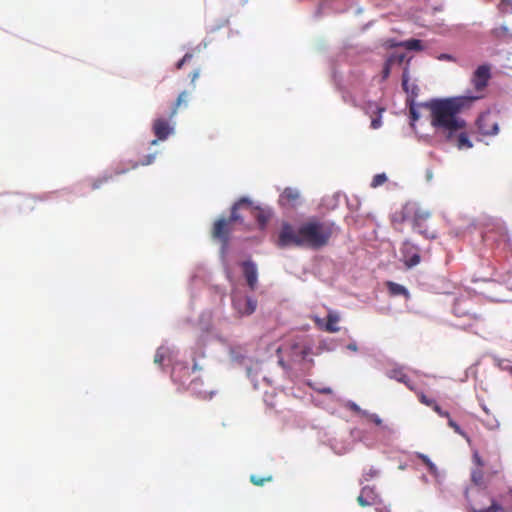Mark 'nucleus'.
I'll return each instance as SVG.
<instances>
[{
	"label": "nucleus",
	"mask_w": 512,
	"mask_h": 512,
	"mask_svg": "<svg viewBox=\"0 0 512 512\" xmlns=\"http://www.w3.org/2000/svg\"><path fill=\"white\" fill-rule=\"evenodd\" d=\"M232 306L241 316L251 315L256 310L257 301L249 296L233 294Z\"/></svg>",
	"instance_id": "20e7f679"
},
{
	"label": "nucleus",
	"mask_w": 512,
	"mask_h": 512,
	"mask_svg": "<svg viewBox=\"0 0 512 512\" xmlns=\"http://www.w3.org/2000/svg\"><path fill=\"white\" fill-rule=\"evenodd\" d=\"M109 179H110V177H109V176H104V177H101V178H98V179L94 180V181L92 182V186H91V187H92V189H94V190H95V189L100 188V187H101V185H102L103 183H106Z\"/></svg>",
	"instance_id": "c85d7f7f"
},
{
	"label": "nucleus",
	"mask_w": 512,
	"mask_h": 512,
	"mask_svg": "<svg viewBox=\"0 0 512 512\" xmlns=\"http://www.w3.org/2000/svg\"><path fill=\"white\" fill-rule=\"evenodd\" d=\"M376 510L378 512H390V507L387 505H383L382 503L380 505H376Z\"/></svg>",
	"instance_id": "4c0bfd02"
},
{
	"label": "nucleus",
	"mask_w": 512,
	"mask_h": 512,
	"mask_svg": "<svg viewBox=\"0 0 512 512\" xmlns=\"http://www.w3.org/2000/svg\"><path fill=\"white\" fill-rule=\"evenodd\" d=\"M412 246L409 244H405L404 247V257H405V263L408 267L416 266L420 263V255L417 252L410 253V250H412Z\"/></svg>",
	"instance_id": "2eb2a0df"
},
{
	"label": "nucleus",
	"mask_w": 512,
	"mask_h": 512,
	"mask_svg": "<svg viewBox=\"0 0 512 512\" xmlns=\"http://www.w3.org/2000/svg\"><path fill=\"white\" fill-rule=\"evenodd\" d=\"M417 395H418L419 401L428 407H432L434 405V403L436 402L434 399L428 398L423 392H419V393H417Z\"/></svg>",
	"instance_id": "bb28decb"
},
{
	"label": "nucleus",
	"mask_w": 512,
	"mask_h": 512,
	"mask_svg": "<svg viewBox=\"0 0 512 512\" xmlns=\"http://www.w3.org/2000/svg\"><path fill=\"white\" fill-rule=\"evenodd\" d=\"M389 74V66L387 65L384 71V76L386 77Z\"/></svg>",
	"instance_id": "49530a36"
},
{
	"label": "nucleus",
	"mask_w": 512,
	"mask_h": 512,
	"mask_svg": "<svg viewBox=\"0 0 512 512\" xmlns=\"http://www.w3.org/2000/svg\"><path fill=\"white\" fill-rule=\"evenodd\" d=\"M233 230V225L226 220V218H220L214 222L211 230V236L214 240L219 241L223 249H225L229 243V235Z\"/></svg>",
	"instance_id": "7ed1b4c3"
},
{
	"label": "nucleus",
	"mask_w": 512,
	"mask_h": 512,
	"mask_svg": "<svg viewBox=\"0 0 512 512\" xmlns=\"http://www.w3.org/2000/svg\"><path fill=\"white\" fill-rule=\"evenodd\" d=\"M198 77H199V71L198 70L194 71L191 74V83L193 84V86H195V81L197 80Z\"/></svg>",
	"instance_id": "a19ab883"
},
{
	"label": "nucleus",
	"mask_w": 512,
	"mask_h": 512,
	"mask_svg": "<svg viewBox=\"0 0 512 512\" xmlns=\"http://www.w3.org/2000/svg\"><path fill=\"white\" fill-rule=\"evenodd\" d=\"M410 390H414V386L412 381L409 379V377L406 380V383H404Z\"/></svg>",
	"instance_id": "37998d69"
},
{
	"label": "nucleus",
	"mask_w": 512,
	"mask_h": 512,
	"mask_svg": "<svg viewBox=\"0 0 512 512\" xmlns=\"http://www.w3.org/2000/svg\"><path fill=\"white\" fill-rule=\"evenodd\" d=\"M385 111V108L378 106L375 103L369 102L365 106V113L372 114L376 113L375 117L371 118V128L378 129L382 126V113Z\"/></svg>",
	"instance_id": "ddd939ff"
},
{
	"label": "nucleus",
	"mask_w": 512,
	"mask_h": 512,
	"mask_svg": "<svg viewBox=\"0 0 512 512\" xmlns=\"http://www.w3.org/2000/svg\"><path fill=\"white\" fill-rule=\"evenodd\" d=\"M299 192L298 190L294 189V188H286L283 193L281 194L280 196V200L281 201H285L287 203H293L295 202L296 200H298L299 198Z\"/></svg>",
	"instance_id": "6ab92c4d"
},
{
	"label": "nucleus",
	"mask_w": 512,
	"mask_h": 512,
	"mask_svg": "<svg viewBox=\"0 0 512 512\" xmlns=\"http://www.w3.org/2000/svg\"><path fill=\"white\" fill-rule=\"evenodd\" d=\"M357 502L361 507L376 506L381 504V499L374 487L365 486L357 497Z\"/></svg>",
	"instance_id": "6e6552de"
},
{
	"label": "nucleus",
	"mask_w": 512,
	"mask_h": 512,
	"mask_svg": "<svg viewBox=\"0 0 512 512\" xmlns=\"http://www.w3.org/2000/svg\"><path fill=\"white\" fill-rule=\"evenodd\" d=\"M378 475V470L374 469L373 467L369 468L365 474H364V478L366 481L376 477Z\"/></svg>",
	"instance_id": "72a5a7b5"
},
{
	"label": "nucleus",
	"mask_w": 512,
	"mask_h": 512,
	"mask_svg": "<svg viewBox=\"0 0 512 512\" xmlns=\"http://www.w3.org/2000/svg\"><path fill=\"white\" fill-rule=\"evenodd\" d=\"M348 348L353 350V351H356L357 350V346L355 344H349L348 345Z\"/></svg>",
	"instance_id": "a18cd8bd"
},
{
	"label": "nucleus",
	"mask_w": 512,
	"mask_h": 512,
	"mask_svg": "<svg viewBox=\"0 0 512 512\" xmlns=\"http://www.w3.org/2000/svg\"><path fill=\"white\" fill-rule=\"evenodd\" d=\"M404 46L409 50H421L423 48L421 40L409 39L405 41Z\"/></svg>",
	"instance_id": "4be33fe9"
},
{
	"label": "nucleus",
	"mask_w": 512,
	"mask_h": 512,
	"mask_svg": "<svg viewBox=\"0 0 512 512\" xmlns=\"http://www.w3.org/2000/svg\"><path fill=\"white\" fill-rule=\"evenodd\" d=\"M417 456L430 469H432L434 467V464L431 462V460L426 455H424V454H417Z\"/></svg>",
	"instance_id": "e433bc0d"
},
{
	"label": "nucleus",
	"mask_w": 512,
	"mask_h": 512,
	"mask_svg": "<svg viewBox=\"0 0 512 512\" xmlns=\"http://www.w3.org/2000/svg\"><path fill=\"white\" fill-rule=\"evenodd\" d=\"M286 351L293 361H302L310 354V348L300 342H291L281 348Z\"/></svg>",
	"instance_id": "423d86ee"
},
{
	"label": "nucleus",
	"mask_w": 512,
	"mask_h": 512,
	"mask_svg": "<svg viewBox=\"0 0 512 512\" xmlns=\"http://www.w3.org/2000/svg\"><path fill=\"white\" fill-rule=\"evenodd\" d=\"M409 113H410V117H411L412 121H417L420 117L417 109L415 108V106L412 102L410 104Z\"/></svg>",
	"instance_id": "473e14b6"
},
{
	"label": "nucleus",
	"mask_w": 512,
	"mask_h": 512,
	"mask_svg": "<svg viewBox=\"0 0 512 512\" xmlns=\"http://www.w3.org/2000/svg\"><path fill=\"white\" fill-rule=\"evenodd\" d=\"M490 76V67L487 65L479 66L473 73L471 82L477 92L476 95H479L480 98L482 97V91L488 84Z\"/></svg>",
	"instance_id": "39448f33"
},
{
	"label": "nucleus",
	"mask_w": 512,
	"mask_h": 512,
	"mask_svg": "<svg viewBox=\"0 0 512 512\" xmlns=\"http://www.w3.org/2000/svg\"><path fill=\"white\" fill-rule=\"evenodd\" d=\"M387 289L392 296H403L406 299L410 298L409 291L403 286L398 283L388 281L386 283Z\"/></svg>",
	"instance_id": "4468645a"
},
{
	"label": "nucleus",
	"mask_w": 512,
	"mask_h": 512,
	"mask_svg": "<svg viewBox=\"0 0 512 512\" xmlns=\"http://www.w3.org/2000/svg\"><path fill=\"white\" fill-rule=\"evenodd\" d=\"M192 57H193V55L191 53H186L184 55V57L177 62L176 69L180 70L186 62H188L192 59Z\"/></svg>",
	"instance_id": "2f4dec72"
},
{
	"label": "nucleus",
	"mask_w": 512,
	"mask_h": 512,
	"mask_svg": "<svg viewBox=\"0 0 512 512\" xmlns=\"http://www.w3.org/2000/svg\"><path fill=\"white\" fill-rule=\"evenodd\" d=\"M510 372L512 373V367L510 368Z\"/></svg>",
	"instance_id": "3c124183"
},
{
	"label": "nucleus",
	"mask_w": 512,
	"mask_h": 512,
	"mask_svg": "<svg viewBox=\"0 0 512 512\" xmlns=\"http://www.w3.org/2000/svg\"><path fill=\"white\" fill-rule=\"evenodd\" d=\"M248 207H250V200L245 197L241 198L232 206L231 214L229 218H227L226 220H228L232 225H234L237 222L242 223L243 217L239 214L238 211L242 208L248 211Z\"/></svg>",
	"instance_id": "9b49d317"
},
{
	"label": "nucleus",
	"mask_w": 512,
	"mask_h": 512,
	"mask_svg": "<svg viewBox=\"0 0 512 512\" xmlns=\"http://www.w3.org/2000/svg\"><path fill=\"white\" fill-rule=\"evenodd\" d=\"M241 267L247 285L251 290H255L258 282V271L256 264L251 260H246L241 263Z\"/></svg>",
	"instance_id": "9d476101"
},
{
	"label": "nucleus",
	"mask_w": 512,
	"mask_h": 512,
	"mask_svg": "<svg viewBox=\"0 0 512 512\" xmlns=\"http://www.w3.org/2000/svg\"><path fill=\"white\" fill-rule=\"evenodd\" d=\"M387 181V176L385 173L376 174L371 182L372 188H377L381 185H383Z\"/></svg>",
	"instance_id": "412c9836"
},
{
	"label": "nucleus",
	"mask_w": 512,
	"mask_h": 512,
	"mask_svg": "<svg viewBox=\"0 0 512 512\" xmlns=\"http://www.w3.org/2000/svg\"><path fill=\"white\" fill-rule=\"evenodd\" d=\"M250 481L256 486H263L266 482L272 481V476L268 477H259L257 475H251Z\"/></svg>",
	"instance_id": "5701e85b"
},
{
	"label": "nucleus",
	"mask_w": 512,
	"mask_h": 512,
	"mask_svg": "<svg viewBox=\"0 0 512 512\" xmlns=\"http://www.w3.org/2000/svg\"><path fill=\"white\" fill-rule=\"evenodd\" d=\"M339 322V316L335 313L330 312L327 315V322L324 326V330L329 333H335L339 331L337 323Z\"/></svg>",
	"instance_id": "f3484780"
},
{
	"label": "nucleus",
	"mask_w": 512,
	"mask_h": 512,
	"mask_svg": "<svg viewBox=\"0 0 512 512\" xmlns=\"http://www.w3.org/2000/svg\"><path fill=\"white\" fill-rule=\"evenodd\" d=\"M483 410H484L486 413H488V409H487L485 406L483 407Z\"/></svg>",
	"instance_id": "8fccbe9b"
},
{
	"label": "nucleus",
	"mask_w": 512,
	"mask_h": 512,
	"mask_svg": "<svg viewBox=\"0 0 512 512\" xmlns=\"http://www.w3.org/2000/svg\"><path fill=\"white\" fill-rule=\"evenodd\" d=\"M335 233V224L310 217L295 225L283 222L278 234L277 246L298 247L310 250H320L326 247Z\"/></svg>",
	"instance_id": "f03ea898"
},
{
	"label": "nucleus",
	"mask_w": 512,
	"mask_h": 512,
	"mask_svg": "<svg viewBox=\"0 0 512 512\" xmlns=\"http://www.w3.org/2000/svg\"><path fill=\"white\" fill-rule=\"evenodd\" d=\"M473 459H474L475 463H476L478 466L482 467V466L484 465V463H483V461H482L481 457L478 455V453H475V454L473 455Z\"/></svg>",
	"instance_id": "58836bf2"
},
{
	"label": "nucleus",
	"mask_w": 512,
	"mask_h": 512,
	"mask_svg": "<svg viewBox=\"0 0 512 512\" xmlns=\"http://www.w3.org/2000/svg\"><path fill=\"white\" fill-rule=\"evenodd\" d=\"M440 417L443 418H449L450 413L447 411L442 410V408L437 404V402L434 403V405L431 407Z\"/></svg>",
	"instance_id": "cd10ccee"
},
{
	"label": "nucleus",
	"mask_w": 512,
	"mask_h": 512,
	"mask_svg": "<svg viewBox=\"0 0 512 512\" xmlns=\"http://www.w3.org/2000/svg\"><path fill=\"white\" fill-rule=\"evenodd\" d=\"M508 32V28L505 27V26H500V27H497L495 29H493L492 33L496 36V37H500L502 35H505L507 34Z\"/></svg>",
	"instance_id": "f704fd0d"
},
{
	"label": "nucleus",
	"mask_w": 512,
	"mask_h": 512,
	"mask_svg": "<svg viewBox=\"0 0 512 512\" xmlns=\"http://www.w3.org/2000/svg\"><path fill=\"white\" fill-rule=\"evenodd\" d=\"M472 481L479 485L482 483V479H483V474H482V471L481 470H475L472 472Z\"/></svg>",
	"instance_id": "c756f323"
},
{
	"label": "nucleus",
	"mask_w": 512,
	"mask_h": 512,
	"mask_svg": "<svg viewBox=\"0 0 512 512\" xmlns=\"http://www.w3.org/2000/svg\"><path fill=\"white\" fill-rule=\"evenodd\" d=\"M430 217V213L423 210H418L414 215V226L419 229L420 233H425L421 230L422 223Z\"/></svg>",
	"instance_id": "aec40b11"
},
{
	"label": "nucleus",
	"mask_w": 512,
	"mask_h": 512,
	"mask_svg": "<svg viewBox=\"0 0 512 512\" xmlns=\"http://www.w3.org/2000/svg\"><path fill=\"white\" fill-rule=\"evenodd\" d=\"M507 494L512 498V488H509Z\"/></svg>",
	"instance_id": "de8ad7c7"
},
{
	"label": "nucleus",
	"mask_w": 512,
	"mask_h": 512,
	"mask_svg": "<svg viewBox=\"0 0 512 512\" xmlns=\"http://www.w3.org/2000/svg\"><path fill=\"white\" fill-rule=\"evenodd\" d=\"M188 97H189V95L186 91H183L178 95L175 103L172 106L171 112L169 114L170 119L173 118L178 113V109L181 106H185V107L187 106Z\"/></svg>",
	"instance_id": "dca6fc26"
},
{
	"label": "nucleus",
	"mask_w": 512,
	"mask_h": 512,
	"mask_svg": "<svg viewBox=\"0 0 512 512\" xmlns=\"http://www.w3.org/2000/svg\"><path fill=\"white\" fill-rule=\"evenodd\" d=\"M320 322H321V320L317 318V319H316V323H317L318 325H320Z\"/></svg>",
	"instance_id": "09e8293b"
},
{
	"label": "nucleus",
	"mask_w": 512,
	"mask_h": 512,
	"mask_svg": "<svg viewBox=\"0 0 512 512\" xmlns=\"http://www.w3.org/2000/svg\"><path fill=\"white\" fill-rule=\"evenodd\" d=\"M416 90H417L416 86H413L412 88H410L412 96H416L417 95V91Z\"/></svg>",
	"instance_id": "c03bdc74"
},
{
	"label": "nucleus",
	"mask_w": 512,
	"mask_h": 512,
	"mask_svg": "<svg viewBox=\"0 0 512 512\" xmlns=\"http://www.w3.org/2000/svg\"><path fill=\"white\" fill-rule=\"evenodd\" d=\"M447 419H448L449 427H451L454 430L455 433H457V434H459V435H461L463 437L466 436L465 432L461 429V427L450 416Z\"/></svg>",
	"instance_id": "a878e982"
},
{
	"label": "nucleus",
	"mask_w": 512,
	"mask_h": 512,
	"mask_svg": "<svg viewBox=\"0 0 512 512\" xmlns=\"http://www.w3.org/2000/svg\"><path fill=\"white\" fill-rule=\"evenodd\" d=\"M477 126L483 135H495L498 133V123L490 113L482 114L477 120Z\"/></svg>",
	"instance_id": "1a4fd4ad"
},
{
	"label": "nucleus",
	"mask_w": 512,
	"mask_h": 512,
	"mask_svg": "<svg viewBox=\"0 0 512 512\" xmlns=\"http://www.w3.org/2000/svg\"><path fill=\"white\" fill-rule=\"evenodd\" d=\"M502 7H512V0H501Z\"/></svg>",
	"instance_id": "79ce46f5"
},
{
	"label": "nucleus",
	"mask_w": 512,
	"mask_h": 512,
	"mask_svg": "<svg viewBox=\"0 0 512 512\" xmlns=\"http://www.w3.org/2000/svg\"><path fill=\"white\" fill-rule=\"evenodd\" d=\"M165 357H166V349L163 347H160L157 349V351L155 353L154 362L158 365H162Z\"/></svg>",
	"instance_id": "b1692460"
},
{
	"label": "nucleus",
	"mask_w": 512,
	"mask_h": 512,
	"mask_svg": "<svg viewBox=\"0 0 512 512\" xmlns=\"http://www.w3.org/2000/svg\"><path fill=\"white\" fill-rule=\"evenodd\" d=\"M363 417L367 418L368 421L373 422L377 426H382L383 424L382 419L377 414L369 413L367 411V414H365Z\"/></svg>",
	"instance_id": "393cba45"
},
{
	"label": "nucleus",
	"mask_w": 512,
	"mask_h": 512,
	"mask_svg": "<svg viewBox=\"0 0 512 512\" xmlns=\"http://www.w3.org/2000/svg\"><path fill=\"white\" fill-rule=\"evenodd\" d=\"M154 159H155V154L145 155L144 158L140 161V164L141 165H149V164L153 163Z\"/></svg>",
	"instance_id": "c9c22d12"
},
{
	"label": "nucleus",
	"mask_w": 512,
	"mask_h": 512,
	"mask_svg": "<svg viewBox=\"0 0 512 512\" xmlns=\"http://www.w3.org/2000/svg\"><path fill=\"white\" fill-rule=\"evenodd\" d=\"M389 378L394 379L400 383H406L408 378L402 367H394L387 372Z\"/></svg>",
	"instance_id": "a211bd4d"
},
{
	"label": "nucleus",
	"mask_w": 512,
	"mask_h": 512,
	"mask_svg": "<svg viewBox=\"0 0 512 512\" xmlns=\"http://www.w3.org/2000/svg\"><path fill=\"white\" fill-rule=\"evenodd\" d=\"M348 407L350 408V410H352L353 412L357 413L358 415L360 416H364L365 414H367V411L365 410H362L356 403L354 402H351L349 403Z\"/></svg>",
	"instance_id": "7c9ffc66"
},
{
	"label": "nucleus",
	"mask_w": 512,
	"mask_h": 512,
	"mask_svg": "<svg viewBox=\"0 0 512 512\" xmlns=\"http://www.w3.org/2000/svg\"><path fill=\"white\" fill-rule=\"evenodd\" d=\"M402 86L406 92H409L408 78L405 75H403Z\"/></svg>",
	"instance_id": "ea45409f"
},
{
	"label": "nucleus",
	"mask_w": 512,
	"mask_h": 512,
	"mask_svg": "<svg viewBox=\"0 0 512 512\" xmlns=\"http://www.w3.org/2000/svg\"><path fill=\"white\" fill-rule=\"evenodd\" d=\"M248 212L258 222L260 229H264L266 227L271 217V213L269 211L260 207H254L251 202L250 207H248Z\"/></svg>",
	"instance_id": "f8f14e48"
},
{
	"label": "nucleus",
	"mask_w": 512,
	"mask_h": 512,
	"mask_svg": "<svg viewBox=\"0 0 512 512\" xmlns=\"http://www.w3.org/2000/svg\"><path fill=\"white\" fill-rule=\"evenodd\" d=\"M173 126L164 118H157L153 122V132L157 137L156 140L151 142L152 145L157 143V140H166L168 136L173 133Z\"/></svg>",
	"instance_id": "0eeeda50"
},
{
	"label": "nucleus",
	"mask_w": 512,
	"mask_h": 512,
	"mask_svg": "<svg viewBox=\"0 0 512 512\" xmlns=\"http://www.w3.org/2000/svg\"><path fill=\"white\" fill-rule=\"evenodd\" d=\"M478 99L479 95H465L435 99L426 104L431 114V125L460 150L472 148L473 145L465 130L466 121L459 117V113L470 108Z\"/></svg>",
	"instance_id": "f257e3e1"
}]
</instances>
